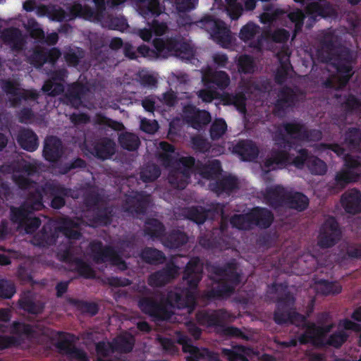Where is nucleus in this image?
Masks as SVG:
<instances>
[{
  "instance_id": "9",
  "label": "nucleus",
  "mask_w": 361,
  "mask_h": 361,
  "mask_svg": "<svg viewBox=\"0 0 361 361\" xmlns=\"http://www.w3.org/2000/svg\"><path fill=\"white\" fill-rule=\"evenodd\" d=\"M34 191H39L43 195L51 198L50 207L54 209H60L66 204V197H74L72 189L56 182H47L42 187H37Z\"/></svg>"
},
{
  "instance_id": "28",
  "label": "nucleus",
  "mask_w": 361,
  "mask_h": 361,
  "mask_svg": "<svg viewBox=\"0 0 361 361\" xmlns=\"http://www.w3.org/2000/svg\"><path fill=\"white\" fill-rule=\"evenodd\" d=\"M235 288V286L221 279L216 286L204 293L203 297L209 301L226 298L233 294Z\"/></svg>"
},
{
  "instance_id": "1",
  "label": "nucleus",
  "mask_w": 361,
  "mask_h": 361,
  "mask_svg": "<svg viewBox=\"0 0 361 361\" xmlns=\"http://www.w3.org/2000/svg\"><path fill=\"white\" fill-rule=\"evenodd\" d=\"M203 265L199 257H193L187 263L183 279L187 287L169 291L166 302L172 307L183 309L195 305V290L202 279Z\"/></svg>"
},
{
  "instance_id": "8",
  "label": "nucleus",
  "mask_w": 361,
  "mask_h": 361,
  "mask_svg": "<svg viewBox=\"0 0 361 361\" xmlns=\"http://www.w3.org/2000/svg\"><path fill=\"white\" fill-rule=\"evenodd\" d=\"M342 238V231L339 223L333 216H329L321 225L317 236V245L321 249L331 248Z\"/></svg>"
},
{
  "instance_id": "62",
  "label": "nucleus",
  "mask_w": 361,
  "mask_h": 361,
  "mask_svg": "<svg viewBox=\"0 0 361 361\" xmlns=\"http://www.w3.org/2000/svg\"><path fill=\"white\" fill-rule=\"evenodd\" d=\"M305 17V13L300 9L290 11L288 14V19L294 23L293 37L302 31Z\"/></svg>"
},
{
  "instance_id": "5",
  "label": "nucleus",
  "mask_w": 361,
  "mask_h": 361,
  "mask_svg": "<svg viewBox=\"0 0 361 361\" xmlns=\"http://www.w3.org/2000/svg\"><path fill=\"white\" fill-rule=\"evenodd\" d=\"M274 140L279 149H272L271 156L264 161V166L269 170L282 169L290 164L289 151L293 147V142L281 130H277Z\"/></svg>"
},
{
  "instance_id": "52",
  "label": "nucleus",
  "mask_w": 361,
  "mask_h": 361,
  "mask_svg": "<svg viewBox=\"0 0 361 361\" xmlns=\"http://www.w3.org/2000/svg\"><path fill=\"white\" fill-rule=\"evenodd\" d=\"M343 161L345 170L354 176V179H359L361 176V157L348 154Z\"/></svg>"
},
{
  "instance_id": "13",
  "label": "nucleus",
  "mask_w": 361,
  "mask_h": 361,
  "mask_svg": "<svg viewBox=\"0 0 361 361\" xmlns=\"http://www.w3.org/2000/svg\"><path fill=\"white\" fill-rule=\"evenodd\" d=\"M178 343L182 345L183 351L189 353L187 361H221L218 354L207 348H200L192 344L191 340L187 336L181 335L178 337Z\"/></svg>"
},
{
  "instance_id": "48",
  "label": "nucleus",
  "mask_w": 361,
  "mask_h": 361,
  "mask_svg": "<svg viewBox=\"0 0 361 361\" xmlns=\"http://www.w3.org/2000/svg\"><path fill=\"white\" fill-rule=\"evenodd\" d=\"M185 217L197 224H202L207 219V209L201 206H192L183 209Z\"/></svg>"
},
{
  "instance_id": "63",
  "label": "nucleus",
  "mask_w": 361,
  "mask_h": 361,
  "mask_svg": "<svg viewBox=\"0 0 361 361\" xmlns=\"http://www.w3.org/2000/svg\"><path fill=\"white\" fill-rule=\"evenodd\" d=\"M78 310L85 314H88L91 316L96 315L99 312V306L97 303L93 302H87L74 299L71 302Z\"/></svg>"
},
{
  "instance_id": "26",
  "label": "nucleus",
  "mask_w": 361,
  "mask_h": 361,
  "mask_svg": "<svg viewBox=\"0 0 361 361\" xmlns=\"http://www.w3.org/2000/svg\"><path fill=\"white\" fill-rule=\"evenodd\" d=\"M341 203L348 214H356L361 212V192L355 188L345 191L341 197Z\"/></svg>"
},
{
  "instance_id": "36",
  "label": "nucleus",
  "mask_w": 361,
  "mask_h": 361,
  "mask_svg": "<svg viewBox=\"0 0 361 361\" xmlns=\"http://www.w3.org/2000/svg\"><path fill=\"white\" fill-rule=\"evenodd\" d=\"M285 207L301 212L307 209L310 200L301 192L290 190L286 201Z\"/></svg>"
},
{
  "instance_id": "60",
  "label": "nucleus",
  "mask_w": 361,
  "mask_h": 361,
  "mask_svg": "<svg viewBox=\"0 0 361 361\" xmlns=\"http://www.w3.org/2000/svg\"><path fill=\"white\" fill-rule=\"evenodd\" d=\"M71 17L73 19L76 17L90 18L94 16V10L89 6H82L80 3H75L68 8Z\"/></svg>"
},
{
  "instance_id": "54",
  "label": "nucleus",
  "mask_w": 361,
  "mask_h": 361,
  "mask_svg": "<svg viewBox=\"0 0 361 361\" xmlns=\"http://www.w3.org/2000/svg\"><path fill=\"white\" fill-rule=\"evenodd\" d=\"M78 224L71 219H66L63 224L58 228L59 232L61 231L63 235L70 240H79L82 237V233L77 229Z\"/></svg>"
},
{
  "instance_id": "34",
  "label": "nucleus",
  "mask_w": 361,
  "mask_h": 361,
  "mask_svg": "<svg viewBox=\"0 0 361 361\" xmlns=\"http://www.w3.org/2000/svg\"><path fill=\"white\" fill-rule=\"evenodd\" d=\"M139 13L145 19L157 17L164 8H162L159 0H135Z\"/></svg>"
},
{
  "instance_id": "49",
  "label": "nucleus",
  "mask_w": 361,
  "mask_h": 361,
  "mask_svg": "<svg viewBox=\"0 0 361 361\" xmlns=\"http://www.w3.org/2000/svg\"><path fill=\"white\" fill-rule=\"evenodd\" d=\"M19 306L25 312L31 314H41L44 309V304L39 300L25 296L19 300Z\"/></svg>"
},
{
  "instance_id": "31",
  "label": "nucleus",
  "mask_w": 361,
  "mask_h": 361,
  "mask_svg": "<svg viewBox=\"0 0 361 361\" xmlns=\"http://www.w3.org/2000/svg\"><path fill=\"white\" fill-rule=\"evenodd\" d=\"M185 112L190 114L189 122L195 129H202L211 122V115L206 110H200L195 106L189 105L185 107Z\"/></svg>"
},
{
  "instance_id": "25",
  "label": "nucleus",
  "mask_w": 361,
  "mask_h": 361,
  "mask_svg": "<svg viewBox=\"0 0 361 361\" xmlns=\"http://www.w3.org/2000/svg\"><path fill=\"white\" fill-rule=\"evenodd\" d=\"M289 191L281 185H276L266 189L264 197L268 205L277 209L285 207Z\"/></svg>"
},
{
  "instance_id": "61",
  "label": "nucleus",
  "mask_w": 361,
  "mask_h": 361,
  "mask_svg": "<svg viewBox=\"0 0 361 361\" xmlns=\"http://www.w3.org/2000/svg\"><path fill=\"white\" fill-rule=\"evenodd\" d=\"M321 45L322 49L326 51L327 56L326 61H334V58L336 54L343 48L340 49L336 51V44L332 36L326 35L321 40ZM344 49H346L344 47Z\"/></svg>"
},
{
  "instance_id": "14",
  "label": "nucleus",
  "mask_w": 361,
  "mask_h": 361,
  "mask_svg": "<svg viewBox=\"0 0 361 361\" xmlns=\"http://www.w3.org/2000/svg\"><path fill=\"white\" fill-rule=\"evenodd\" d=\"M179 267L172 261L166 264L162 269L152 273L148 279V285L153 288L166 286L178 275Z\"/></svg>"
},
{
  "instance_id": "38",
  "label": "nucleus",
  "mask_w": 361,
  "mask_h": 361,
  "mask_svg": "<svg viewBox=\"0 0 361 361\" xmlns=\"http://www.w3.org/2000/svg\"><path fill=\"white\" fill-rule=\"evenodd\" d=\"M222 353L228 361H250L249 357L253 353V350L251 348L237 345L233 346L231 349L224 348Z\"/></svg>"
},
{
  "instance_id": "47",
  "label": "nucleus",
  "mask_w": 361,
  "mask_h": 361,
  "mask_svg": "<svg viewBox=\"0 0 361 361\" xmlns=\"http://www.w3.org/2000/svg\"><path fill=\"white\" fill-rule=\"evenodd\" d=\"M113 352L119 353H130L135 345V338L131 335H121L115 338L113 341Z\"/></svg>"
},
{
  "instance_id": "59",
  "label": "nucleus",
  "mask_w": 361,
  "mask_h": 361,
  "mask_svg": "<svg viewBox=\"0 0 361 361\" xmlns=\"http://www.w3.org/2000/svg\"><path fill=\"white\" fill-rule=\"evenodd\" d=\"M230 224L233 228L238 230H250L252 227L250 212L246 214H234L230 219Z\"/></svg>"
},
{
  "instance_id": "46",
  "label": "nucleus",
  "mask_w": 361,
  "mask_h": 361,
  "mask_svg": "<svg viewBox=\"0 0 361 361\" xmlns=\"http://www.w3.org/2000/svg\"><path fill=\"white\" fill-rule=\"evenodd\" d=\"M140 257L145 262L154 265L163 264L166 260V256L162 251L149 247L142 250Z\"/></svg>"
},
{
  "instance_id": "51",
  "label": "nucleus",
  "mask_w": 361,
  "mask_h": 361,
  "mask_svg": "<svg viewBox=\"0 0 361 361\" xmlns=\"http://www.w3.org/2000/svg\"><path fill=\"white\" fill-rule=\"evenodd\" d=\"M118 140L121 147L130 152L137 150L140 145L139 137L133 133H122L118 135Z\"/></svg>"
},
{
  "instance_id": "17",
  "label": "nucleus",
  "mask_w": 361,
  "mask_h": 361,
  "mask_svg": "<svg viewBox=\"0 0 361 361\" xmlns=\"http://www.w3.org/2000/svg\"><path fill=\"white\" fill-rule=\"evenodd\" d=\"M68 72L66 68H60L51 71L49 78L45 81L42 90L51 96H57L64 92L65 82Z\"/></svg>"
},
{
  "instance_id": "55",
  "label": "nucleus",
  "mask_w": 361,
  "mask_h": 361,
  "mask_svg": "<svg viewBox=\"0 0 361 361\" xmlns=\"http://www.w3.org/2000/svg\"><path fill=\"white\" fill-rule=\"evenodd\" d=\"M90 51L97 58H102V49L106 46L105 38L103 35L97 32H91L89 35Z\"/></svg>"
},
{
  "instance_id": "3",
  "label": "nucleus",
  "mask_w": 361,
  "mask_h": 361,
  "mask_svg": "<svg viewBox=\"0 0 361 361\" xmlns=\"http://www.w3.org/2000/svg\"><path fill=\"white\" fill-rule=\"evenodd\" d=\"M159 160L165 167H173L170 173L169 183L178 189H184L190 182L193 173L195 158L183 157L179 159L173 154L161 153Z\"/></svg>"
},
{
  "instance_id": "22",
  "label": "nucleus",
  "mask_w": 361,
  "mask_h": 361,
  "mask_svg": "<svg viewBox=\"0 0 361 361\" xmlns=\"http://www.w3.org/2000/svg\"><path fill=\"white\" fill-rule=\"evenodd\" d=\"M202 82L207 87L224 90L230 85L231 80L228 74L224 71L209 69L203 74Z\"/></svg>"
},
{
  "instance_id": "21",
  "label": "nucleus",
  "mask_w": 361,
  "mask_h": 361,
  "mask_svg": "<svg viewBox=\"0 0 361 361\" xmlns=\"http://www.w3.org/2000/svg\"><path fill=\"white\" fill-rule=\"evenodd\" d=\"M230 317V313L225 309H218L212 312L198 311L196 319L200 324L208 326H222L223 323Z\"/></svg>"
},
{
  "instance_id": "42",
  "label": "nucleus",
  "mask_w": 361,
  "mask_h": 361,
  "mask_svg": "<svg viewBox=\"0 0 361 361\" xmlns=\"http://www.w3.org/2000/svg\"><path fill=\"white\" fill-rule=\"evenodd\" d=\"M283 130L279 128L285 135L288 136L291 140L302 141L305 133V124L302 122L293 121L285 122L281 124Z\"/></svg>"
},
{
  "instance_id": "7",
  "label": "nucleus",
  "mask_w": 361,
  "mask_h": 361,
  "mask_svg": "<svg viewBox=\"0 0 361 361\" xmlns=\"http://www.w3.org/2000/svg\"><path fill=\"white\" fill-rule=\"evenodd\" d=\"M44 207L42 202V194L39 191H32L20 207L10 208V219L14 224L23 225L28 216L35 211H39Z\"/></svg>"
},
{
  "instance_id": "24",
  "label": "nucleus",
  "mask_w": 361,
  "mask_h": 361,
  "mask_svg": "<svg viewBox=\"0 0 361 361\" xmlns=\"http://www.w3.org/2000/svg\"><path fill=\"white\" fill-rule=\"evenodd\" d=\"M239 182L238 178L231 174L216 178L209 184V189L218 195L226 194L230 195L233 191L238 189Z\"/></svg>"
},
{
  "instance_id": "56",
  "label": "nucleus",
  "mask_w": 361,
  "mask_h": 361,
  "mask_svg": "<svg viewBox=\"0 0 361 361\" xmlns=\"http://www.w3.org/2000/svg\"><path fill=\"white\" fill-rule=\"evenodd\" d=\"M72 267L71 270L73 271L78 273L79 276L84 279H94L95 277V271L91 265L82 258L78 257Z\"/></svg>"
},
{
  "instance_id": "41",
  "label": "nucleus",
  "mask_w": 361,
  "mask_h": 361,
  "mask_svg": "<svg viewBox=\"0 0 361 361\" xmlns=\"http://www.w3.org/2000/svg\"><path fill=\"white\" fill-rule=\"evenodd\" d=\"M180 37H172L163 39L155 38L153 40V46L159 54H167L169 53L176 54Z\"/></svg>"
},
{
  "instance_id": "19",
  "label": "nucleus",
  "mask_w": 361,
  "mask_h": 361,
  "mask_svg": "<svg viewBox=\"0 0 361 361\" xmlns=\"http://www.w3.org/2000/svg\"><path fill=\"white\" fill-rule=\"evenodd\" d=\"M298 101L296 92L289 86L282 87L278 92V99L276 100L274 112L276 115L285 113L288 108L293 107Z\"/></svg>"
},
{
  "instance_id": "39",
  "label": "nucleus",
  "mask_w": 361,
  "mask_h": 361,
  "mask_svg": "<svg viewBox=\"0 0 361 361\" xmlns=\"http://www.w3.org/2000/svg\"><path fill=\"white\" fill-rule=\"evenodd\" d=\"M343 144L351 151L361 152V129L348 128L343 135Z\"/></svg>"
},
{
  "instance_id": "16",
  "label": "nucleus",
  "mask_w": 361,
  "mask_h": 361,
  "mask_svg": "<svg viewBox=\"0 0 361 361\" xmlns=\"http://www.w3.org/2000/svg\"><path fill=\"white\" fill-rule=\"evenodd\" d=\"M64 152V146L60 138L49 135L44 139L42 155L46 161L56 164L62 158Z\"/></svg>"
},
{
  "instance_id": "44",
  "label": "nucleus",
  "mask_w": 361,
  "mask_h": 361,
  "mask_svg": "<svg viewBox=\"0 0 361 361\" xmlns=\"http://www.w3.org/2000/svg\"><path fill=\"white\" fill-rule=\"evenodd\" d=\"M114 210L111 207H97L93 212L92 222L97 226H107L112 223Z\"/></svg>"
},
{
  "instance_id": "11",
  "label": "nucleus",
  "mask_w": 361,
  "mask_h": 361,
  "mask_svg": "<svg viewBox=\"0 0 361 361\" xmlns=\"http://www.w3.org/2000/svg\"><path fill=\"white\" fill-rule=\"evenodd\" d=\"M293 164L298 169H302L306 165L312 175L323 176L326 174L328 166L326 162L313 155L305 148L300 149L298 155L292 161Z\"/></svg>"
},
{
  "instance_id": "33",
  "label": "nucleus",
  "mask_w": 361,
  "mask_h": 361,
  "mask_svg": "<svg viewBox=\"0 0 361 361\" xmlns=\"http://www.w3.org/2000/svg\"><path fill=\"white\" fill-rule=\"evenodd\" d=\"M56 348L60 353H64L71 358L78 361H88L87 353L82 349L72 345V341L63 338L55 343Z\"/></svg>"
},
{
  "instance_id": "4",
  "label": "nucleus",
  "mask_w": 361,
  "mask_h": 361,
  "mask_svg": "<svg viewBox=\"0 0 361 361\" xmlns=\"http://www.w3.org/2000/svg\"><path fill=\"white\" fill-rule=\"evenodd\" d=\"M353 56L349 49L341 50L335 56L333 66L339 76L331 75L322 82V87L326 90H339L344 88L353 76Z\"/></svg>"
},
{
  "instance_id": "18",
  "label": "nucleus",
  "mask_w": 361,
  "mask_h": 361,
  "mask_svg": "<svg viewBox=\"0 0 361 361\" xmlns=\"http://www.w3.org/2000/svg\"><path fill=\"white\" fill-rule=\"evenodd\" d=\"M238 264L235 259H231L223 266L213 265L212 272L222 279L238 286L241 282L240 274L238 272Z\"/></svg>"
},
{
  "instance_id": "12",
  "label": "nucleus",
  "mask_w": 361,
  "mask_h": 361,
  "mask_svg": "<svg viewBox=\"0 0 361 361\" xmlns=\"http://www.w3.org/2000/svg\"><path fill=\"white\" fill-rule=\"evenodd\" d=\"M137 306L142 312L159 321L168 320L173 314L161 302L153 296L140 297Z\"/></svg>"
},
{
  "instance_id": "29",
  "label": "nucleus",
  "mask_w": 361,
  "mask_h": 361,
  "mask_svg": "<svg viewBox=\"0 0 361 361\" xmlns=\"http://www.w3.org/2000/svg\"><path fill=\"white\" fill-rule=\"evenodd\" d=\"M252 225L259 228H268L274 221L273 213L267 208L255 207L250 211Z\"/></svg>"
},
{
  "instance_id": "50",
  "label": "nucleus",
  "mask_w": 361,
  "mask_h": 361,
  "mask_svg": "<svg viewBox=\"0 0 361 361\" xmlns=\"http://www.w3.org/2000/svg\"><path fill=\"white\" fill-rule=\"evenodd\" d=\"M335 97L340 99L341 106L346 113H353L361 109V101L352 94H345L343 97L336 94Z\"/></svg>"
},
{
  "instance_id": "53",
  "label": "nucleus",
  "mask_w": 361,
  "mask_h": 361,
  "mask_svg": "<svg viewBox=\"0 0 361 361\" xmlns=\"http://www.w3.org/2000/svg\"><path fill=\"white\" fill-rule=\"evenodd\" d=\"M87 167V162L80 157H75L69 161L60 163L57 168L62 175H66L71 171L84 169Z\"/></svg>"
},
{
  "instance_id": "27",
  "label": "nucleus",
  "mask_w": 361,
  "mask_h": 361,
  "mask_svg": "<svg viewBox=\"0 0 361 361\" xmlns=\"http://www.w3.org/2000/svg\"><path fill=\"white\" fill-rule=\"evenodd\" d=\"M194 171H196L204 179L214 181L222 172L221 164L218 159H213L206 164H203L200 161L197 162L195 161Z\"/></svg>"
},
{
  "instance_id": "37",
  "label": "nucleus",
  "mask_w": 361,
  "mask_h": 361,
  "mask_svg": "<svg viewBox=\"0 0 361 361\" xmlns=\"http://www.w3.org/2000/svg\"><path fill=\"white\" fill-rule=\"evenodd\" d=\"M17 141L23 149L28 152L35 151L39 145L37 135L30 128H25L20 130L18 135Z\"/></svg>"
},
{
  "instance_id": "30",
  "label": "nucleus",
  "mask_w": 361,
  "mask_h": 361,
  "mask_svg": "<svg viewBox=\"0 0 361 361\" xmlns=\"http://www.w3.org/2000/svg\"><path fill=\"white\" fill-rule=\"evenodd\" d=\"M235 153L238 154L245 161H252L259 155V148L255 142L251 140H242L234 147Z\"/></svg>"
},
{
  "instance_id": "43",
  "label": "nucleus",
  "mask_w": 361,
  "mask_h": 361,
  "mask_svg": "<svg viewBox=\"0 0 361 361\" xmlns=\"http://www.w3.org/2000/svg\"><path fill=\"white\" fill-rule=\"evenodd\" d=\"M114 152V142L109 138H104L94 145L92 153L97 158L104 160L109 159Z\"/></svg>"
},
{
  "instance_id": "15",
  "label": "nucleus",
  "mask_w": 361,
  "mask_h": 361,
  "mask_svg": "<svg viewBox=\"0 0 361 361\" xmlns=\"http://www.w3.org/2000/svg\"><path fill=\"white\" fill-rule=\"evenodd\" d=\"M149 204V196L145 192H133L126 195L123 203L126 212L132 214H145Z\"/></svg>"
},
{
  "instance_id": "32",
  "label": "nucleus",
  "mask_w": 361,
  "mask_h": 361,
  "mask_svg": "<svg viewBox=\"0 0 361 361\" xmlns=\"http://www.w3.org/2000/svg\"><path fill=\"white\" fill-rule=\"evenodd\" d=\"M87 91V88L79 82L71 84L65 94L66 103L72 107L78 109L82 105V98Z\"/></svg>"
},
{
  "instance_id": "2",
  "label": "nucleus",
  "mask_w": 361,
  "mask_h": 361,
  "mask_svg": "<svg viewBox=\"0 0 361 361\" xmlns=\"http://www.w3.org/2000/svg\"><path fill=\"white\" fill-rule=\"evenodd\" d=\"M178 23L184 27L195 26L205 30L209 34L211 39L222 47L230 44L231 42L230 28L223 20L212 15L207 14L195 21H193L190 16H180Z\"/></svg>"
},
{
  "instance_id": "6",
  "label": "nucleus",
  "mask_w": 361,
  "mask_h": 361,
  "mask_svg": "<svg viewBox=\"0 0 361 361\" xmlns=\"http://www.w3.org/2000/svg\"><path fill=\"white\" fill-rule=\"evenodd\" d=\"M89 249L91 257L96 264L109 262L122 270L127 269L126 262L112 246L104 245L100 240H93L90 243Z\"/></svg>"
},
{
  "instance_id": "20",
  "label": "nucleus",
  "mask_w": 361,
  "mask_h": 361,
  "mask_svg": "<svg viewBox=\"0 0 361 361\" xmlns=\"http://www.w3.org/2000/svg\"><path fill=\"white\" fill-rule=\"evenodd\" d=\"M0 38L13 52L20 53L25 49L26 40L20 30L17 27H11L4 29L0 33Z\"/></svg>"
},
{
  "instance_id": "45",
  "label": "nucleus",
  "mask_w": 361,
  "mask_h": 361,
  "mask_svg": "<svg viewBox=\"0 0 361 361\" xmlns=\"http://www.w3.org/2000/svg\"><path fill=\"white\" fill-rule=\"evenodd\" d=\"M358 179H354V176H351L347 171L343 170L336 173L334 180L329 185V190L336 193L343 190L346 185L351 183L357 181Z\"/></svg>"
},
{
  "instance_id": "64",
  "label": "nucleus",
  "mask_w": 361,
  "mask_h": 361,
  "mask_svg": "<svg viewBox=\"0 0 361 361\" xmlns=\"http://www.w3.org/2000/svg\"><path fill=\"white\" fill-rule=\"evenodd\" d=\"M348 336V334L344 330L336 331L329 336L324 345L339 348L345 343Z\"/></svg>"
},
{
  "instance_id": "23",
  "label": "nucleus",
  "mask_w": 361,
  "mask_h": 361,
  "mask_svg": "<svg viewBox=\"0 0 361 361\" xmlns=\"http://www.w3.org/2000/svg\"><path fill=\"white\" fill-rule=\"evenodd\" d=\"M58 237V228L50 224H45L40 231L33 236L32 243L35 246L46 247L54 245Z\"/></svg>"
},
{
  "instance_id": "35",
  "label": "nucleus",
  "mask_w": 361,
  "mask_h": 361,
  "mask_svg": "<svg viewBox=\"0 0 361 361\" xmlns=\"http://www.w3.org/2000/svg\"><path fill=\"white\" fill-rule=\"evenodd\" d=\"M188 241L187 233L179 229H172L166 234L161 241L169 249H177L185 245Z\"/></svg>"
},
{
  "instance_id": "58",
  "label": "nucleus",
  "mask_w": 361,
  "mask_h": 361,
  "mask_svg": "<svg viewBox=\"0 0 361 361\" xmlns=\"http://www.w3.org/2000/svg\"><path fill=\"white\" fill-rule=\"evenodd\" d=\"M318 291L322 295H337L342 290L341 286L336 281H329L322 279L317 282Z\"/></svg>"
},
{
  "instance_id": "40",
  "label": "nucleus",
  "mask_w": 361,
  "mask_h": 361,
  "mask_svg": "<svg viewBox=\"0 0 361 361\" xmlns=\"http://www.w3.org/2000/svg\"><path fill=\"white\" fill-rule=\"evenodd\" d=\"M144 231L152 240L162 241L166 234V227L164 224L157 219H147L145 223Z\"/></svg>"
},
{
  "instance_id": "10",
  "label": "nucleus",
  "mask_w": 361,
  "mask_h": 361,
  "mask_svg": "<svg viewBox=\"0 0 361 361\" xmlns=\"http://www.w3.org/2000/svg\"><path fill=\"white\" fill-rule=\"evenodd\" d=\"M0 85L6 94L13 96L9 101L11 106L14 108L20 106L23 101L35 102L39 97V94L35 90L20 88V84L16 80H1Z\"/></svg>"
},
{
  "instance_id": "57",
  "label": "nucleus",
  "mask_w": 361,
  "mask_h": 361,
  "mask_svg": "<svg viewBox=\"0 0 361 361\" xmlns=\"http://www.w3.org/2000/svg\"><path fill=\"white\" fill-rule=\"evenodd\" d=\"M161 174L159 167L154 164L144 166L140 173V179L145 183H149L157 179Z\"/></svg>"
}]
</instances>
